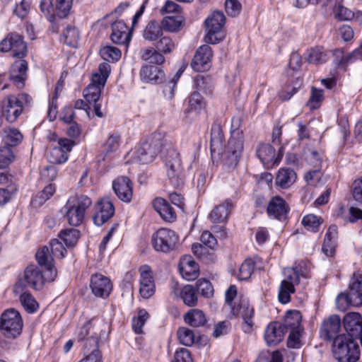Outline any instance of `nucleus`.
Masks as SVG:
<instances>
[{
  "instance_id": "1",
  "label": "nucleus",
  "mask_w": 362,
  "mask_h": 362,
  "mask_svg": "<svg viewBox=\"0 0 362 362\" xmlns=\"http://www.w3.org/2000/svg\"><path fill=\"white\" fill-rule=\"evenodd\" d=\"M166 149L162 151L167 177L170 184L175 188L181 187L185 183V173L180 153L175 148L171 141L165 143Z\"/></svg>"
},
{
  "instance_id": "2",
  "label": "nucleus",
  "mask_w": 362,
  "mask_h": 362,
  "mask_svg": "<svg viewBox=\"0 0 362 362\" xmlns=\"http://www.w3.org/2000/svg\"><path fill=\"white\" fill-rule=\"evenodd\" d=\"M166 141H170L165 136V133L157 130L152 133L135 152L134 159L141 164H148L153 161L158 153L162 154L163 150L166 149Z\"/></svg>"
},
{
  "instance_id": "3",
  "label": "nucleus",
  "mask_w": 362,
  "mask_h": 362,
  "mask_svg": "<svg viewBox=\"0 0 362 362\" xmlns=\"http://www.w3.org/2000/svg\"><path fill=\"white\" fill-rule=\"evenodd\" d=\"M236 296L237 288L235 286L231 285L225 293L226 303L230 308L233 316H241L243 320L242 329L244 332L249 333L254 325V308L246 298H240L238 301L233 302Z\"/></svg>"
},
{
  "instance_id": "4",
  "label": "nucleus",
  "mask_w": 362,
  "mask_h": 362,
  "mask_svg": "<svg viewBox=\"0 0 362 362\" xmlns=\"http://www.w3.org/2000/svg\"><path fill=\"white\" fill-rule=\"evenodd\" d=\"M356 339L346 334L337 335L332 344L334 358L338 362H356L360 357V349Z\"/></svg>"
},
{
  "instance_id": "5",
  "label": "nucleus",
  "mask_w": 362,
  "mask_h": 362,
  "mask_svg": "<svg viewBox=\"0 0 362 362\" xmlns=\"http://www.w3.org/2000/svg\"><path fill=\"white\" fill-rule=\"evenodd\" d=\"M91 204V199L86 195L70 197L63 208L68 223L72 226H80L84 220L86 210Z\"/></svg>"
},
{
  "instance_id": "6",
  "label": "nucleus",
  "mask_w": 362,
  "mask_h": 362,
  "mask_svg": "<svg viewBox=\"0 0 362 362\" xmlns=\"http://www.w3.org/2000/svg\"><path fill=\"white\" fill-rule=\"evenodd\" d=\"M31 101V97L27 93L9 95L3 101L1 115L8 122H14Z\"/></svg>"
},
{
  "instance_id": "7",
  "label": "nucleus",
  "mask_w": 362,
  "mask_h": 362,
  "mask_svg": "<svg viewBox=\"0 0 362 362\" xmlns=\"http://www.w3.org/2000/svg\"><path fill=\"white\" fill-rule=\"evenodd\" d=\"M226 23L224 14L220 11H214L205 20V25L207 33L204 40L206 43L216 44L222 40L223 35L221 30Z\"/></svg>"
},
{
  "instance_id": "8",
  "label": "nucleus",
  "mask_w": 362,
  "mask_h": 362,
  "mask_svg": "<svg viewBox=\"0 0 362 362\" xmlns=\"http://www.w3.org/2000/svg\"><path fill=\"white\" fill-rule=\"evenodd\" d=\"M23 320L19 312L13 308L8 309L1 315V329L6 337L15 338L23 329Z\"/></svg>"
},
{
  "instance_id": "9",
  "label": "nucleus",
  "mask_w": 362,
  "mask_h": 362,
  "mask_svg": "<svg viewBox=\"0 0 362 362\" xmlns=\"http://www.w3.org/2000/svg\"><path fill=\"white\" fill-rule=\"evenodd\" d=\"M178 240L179 237L174 230L162 228L153 234L151 243L155 250L168 252L175 247Z\"/></svg>"
},
{
  "instance_id": "10",
  "label": "nucleus",
  "mask_w": 362,
  "mask_h": 362,
  "mask_svg": "<svg viewBox=\"0 0 362 362\" xmlns=\"http://www.w3.org/2000/svg\"><path fill=\"white\" fill-rule=\"evenodd\" d=\"M243 149V135L239 130L233 131L224 153L225 163L228 167L235 166Z\"/></svg>"
},
{
  "instance_id": "11",
  "label": "nucleus",
  "mask_w": 362,
  "mask_h": 362,
  "mask_svg": "<svg viewBox=\"0 0 362 362\" xmlns=\"http://www.w3.org/2000/svg\"><path fill=\"white\" fill-rule=\"evenodd\" d=\"M0 51L11 52L13 57L23 59L27 54V45L22 35L11 33L0 42Z\"/></svg>"
},
{
  "instance_id": "12",
  "label": "nucleus",
  "mask_w": 362,
  "mask_h": 362,
  "mask_svg": "<svg viewBox=\"0 0 362 362\" xmlns=\"http://www.w3.org/2000/svg\"><path fill=\"white\" fill-rule=\"evenodd\" d=\"M45 281H48L46 271L42 274L40 269L34 264L28 265L24 270L23 277L20 279V283L23 286H29L35 290H40Z\"/></svg>"
},
{
  "instance_id": "13",
  "label": "nucleus",
  "mask_w": 362,
  "mask_h": 362,
  "mask_svg": "<svg viewBox=\"0 0 362 362\" xmlns=\"http://www.w3.org/2000/svg\"><path fill=\"white\" fill-rule=\"evenodd\" d=\"M35 258L38 264L44 267L48 282L54 281L57 276V272L54 265V256L49 248L47 246L40 248L35 254Z\"/></svg>"
},
{
  "instance_id": "14",
  "label": "nucleus",
  "mask_w": 362,
  "mask_h": 362,
  "mask_svg": "<svg viewBox=\"0 0 362 362\" xmlns=\"http://www.w3.org/2000/svg\"><path fill=\"white\" fill-rule=\"evenodd\" d=\"M115 214V207L108 197H103L95 206L93 217L94 223L100 226L107 222Z\"/></svg>"
},
{
  "instance_id": "15",
  "label": "nucleus",
  "mask_w": 362,
  "mask_h": 362,
  "mask_svg": "<svg viewBox=\"0 0 362 362\" xmlns=\"http://www.w3.org/2000/svg\"><path fill=\"white\" fill-rule=\"evenodd\" d=\"M344 327L349 335L360 340L362 346V317L360 313H346L343 318Z\"/></svg>"
},
{
  "instance_id": "16",
  "label": "nucleus",
  "mask_w": 362,
  "mask_h": 362,
  "mask_svg": "<svg viewBox=\"0 0 362 362\" xmlns=\"http://www.w3.org/2000/svg\"><path fill=\"white\" fill-rule=\"evenodd\" d=\"M140 288L139 293L144 298H149L155 292V283L153 272L148 265H143L139 269Z\"/></svg>"
},
{
  "instance_id": "17",
  "label": "nucleus",
  "mask_w": 362,
  "mask_h": 362,
  "mask_svg": "<svg viewBox=\"0 0 362 362\" xmlns=\"http://www.w3.org/2000/svg\"><path fill=\"white\" fill-rule=\"evenodd\" d=\"M92 293L100 298H106L109 296L112 289L111 281L107 276L95 274L92 275L90 284Z\"/></svg>"
},
{
  "instance_id": "18",
  "label": "nucleus",
  "mask_w": 362,
  "mask_h": 362,
  "mask_svg": "<svg viewBox=\"0 0 362 362\" xmlns=\"http://www.w3.org/2000/svg\"><path fill=\"white\" fill-rule=\"evenodd\" d=\"M212 57V49L209 45H204L200 46L192 59L191 64L192 69L198 72L206 70L209 67Z\"/></svg>"
},
{
  "instance_id": "19",
  "label": "nucleus",
  "mask_w": 362,
  "mask_h": 362,
  "mask_svg": "<svg viewBox=\"0 0 362 362\" xmlns=\"http://www.w3.org/2000/svg\"><path fill=\"white\" fill-rule=\"evenodd\" d=\"M28 62L19 59L11 66L9 74L10 81L18 88H23L27 78Z\"/></svg>"
},
{
  "instance_id": "20",
  "label": "nucleus",
  "mask_w": 362,
  "mask_h": 362,
  "mask_svg": "<svg viewBox=\"0 0 362 362\" xmlns=\"http://www.w3.org/2000/svg\"><path fill=\"white\" fill-rule=\"evenodd\" d=\"M112 188L117 197L124 202H130L132 199V182L129 177L120 176L112 183Z\"/></svg>"
},
{
  "instance_id": "21",
  "label": "nucleus",
  "mask_w": 362,
  "mask_h": 362,
  "mask_svg": "<svg viewBox=\"0 0 362 362\" xmlns=\"http://www.w3.org/2000/svg\"><path fill=\"white\" fill-rule=\"evenodd\" d=\"M341 328V319L337 315H332L325 319L320 327V337L324 340L334 339Z\"/></svg>"
},
{
  "instance_id": "22",
  "label": "nucleus",
  "mask_w": 362,
  "mask_h": 362,
  "mask_svg": "<svg viewBox=\"0 0 362 362\" xmlns=\"http://www.w3.org/2000/svg\"><path fill=\"white\" fill-rule=\"evenodd\" d=\"M289 210L288 204L280 196L272 197L267 208L268 216L278 220L285 219Z\"/></svg>"
},
{
  "instance_id": "23",
  "label": "nucleus",
  "mask_w": 362,
  "mask_h": 362,
  "mask_svg": "<svg viewBox=\"0 0 362 362\" xmlns=\"http://www.w3.org/2000/svg\"><path fill=\"white\" fill-rule=\"evenodd\" d=\"M257 157L261 162L265 165H277L283 156V147L279 150V153L275 158V149L269 144H262L257 150Z\"/></svg>"
},
{
  "instance_id": "24",
  "label": "nucleus",
  "mask_w": 362,
  "mask_h": 362,
  "mask_svg": "<svg viewBox=\"0 0 362 362\" xmlns=\"http://www.w3.org/2000/svg\"><path fill=\"white\" fill-rule=\"evenodd\" d=\"M139 74L141 81L145 83L157 84L163 82L165 80L163 70L154 65L142 66Z\"/></svg>"
},
{
  "instance_id": "25",
  "label": "nucleus",
  "mask_w": 362,
  "mask_h": 362,
  "mask_svg": "<svg viewBox=\"0 0 362 362\" xmlns=\"http://www.w3.org/2000/svg\"><path fill=\"white\" fill-rule=\"evenodd\" d=\"M112 41L118 45H127L131 40L130 31L122 21H115L112 24Z\"/></svg>"
},
{
  "instance_id": "26",
  "label": "nucleus",
  "mask_w": 362,
  "mask_h": 362,
  "mask_svg": "<svg viewBox=\"0 0 362 362\" xmlns=\"http://www.w3.org/2000/svg\"><path fill=\"white\" fill-rule=\"evenodd\" d=\"M286 332L281 322H271L265 330L264 339L269 346L276 345L283 340Z\"/></svg>"
},
{
  "instance_id": "27",
  "label": "nucleus",
  "mask_w": 362,
  "mask_h": 362,
  "mask_svg": "<svg viewBox=\"0 0 362 362\" xmlns=\"http://www.w3.org/2000/svg\"><path fill=\"white\" fill-rule=\"evenodd\" d=\"M233 206L231 200L226 199L211 210L209 218L213 223H224L227 221Z\"/></svg>"
},
{
  "instance_id": "28",
  "label": "nucleus",
  "mask_w": 362,
  "mask_h": 362,
  "mask_svg": "<svg viewBox=\"0 0 362 362\" xmlns=\"http://www.w3.org/2000/svg\"><path fill=\"white\" fill-rule=\"evenodd\" d=\"M153 209L160 217L168 222H173L177 218L176 212L170 204L163 198H156L153 202Z\"/></svg>"
},
{
  "instance_id": "29",
  "label": "nucleus",
  "mask_w": 362,
  "mask_h": 362,
  "mask_svg": "<svg viewBox=\"0 0 362 362\" xmlns=\"http://www.w3.org/2000/svg\"><path fill=\"white\" fill-rule=\"evenodd\" d=\"M102 89L93 85H88L83 90V96L86 102L93 105L95 114L98 117H103V114L100 110L101 105L98 103L101 95Z\"/></svg>"
},
{
  "instance_id": "30",
  "label": "nucleus",
  "mask_w": 362,
  "mask_h": 362,
  "mask_svg": "<svg viewBox=\"0 0 362 362\" xmlns=\"http://www.w3.org/2000/svg\"><path fill=\"white\" fill-rule=\"evenodd\" d=\"M180 272L187 281L196 279L199 276V266L191 257H184L180 263Z\"/></svg>"
},
{
  "instance_id": "31",
  "label": "nucleus",
  "mask_w": 362,
  "mask_h": 362,
  "mask_svg": "<svg viewBox=\"0 0 362 362\" xmlns=\"http://www.w3.org/2000/svg\"><path fill=\"white\" fill-rule=\"evenodd\" d=\"M336 304L339 310L344 311L350 307H358L362 305V300L349 291L341 293L336 298Z\"/></svg>"
},
{
  "instance_id": "32",
  "label": "nucleus",
  "mask_w": 362,
  "mask_h": 362,
  "mask_svg": "<svg viewBox=\"0 0 362 362\" xmlns=\"http://www.w3.org/2000/svg\"><path fill=\"white\" fill-rule=\"evenodd\" d=\"M337 237V228L336 226L329 227L322 247L323 253L327 257H332L335 253L336 240Z\"/></svg>"
},
{
  "instance_id": "33",
  "label": "nucleus",
  "mask_w": 362,
  "mask_h": 362,
  "mask_svg": "<svg viewBox=\"0 0 362 362\" xmlns=\"http://www.w3.org/2000/svg\"><path fill=\"white\" fill-rule=\"evenodd\" d=\"M110 65L108 63L103 62L100 64L98 71L92 76L90 85L97 86L103 90L110 74Z\"/></svg>"
},
{
  "instance_id": "34",
  "label": "nucleus",
  "mask_w": 362,
  "mask_h": 362,
  "mask_svg": "<svg viewBox=\"0 0 362 362\" xmlns=\"http://www.w3.org/2000/svg\"><path fill=\"white\" fill-rule=\"evenodd\" d=\"M296 180V173L290 168H280L276 174L275 182L277 186L287 189L292 185Z\"/></svg>"
},
{
  "instance_id": "35",
  "label": "nucleus",
  "mask_w": 362,
  "mask_h": 362,
  "mask_svg": "<svg viewBox=\"0 0 362 362\" xmlns=\"http://www.w3.org/2000/svg\"><path fill=\"white\" fill-rule=\"evenodd\" d=\"M163 35L160 23L155 20L150 21L144 28L142 36L148 42L158 40Z\"/></svg>"
},
{
  "instance_id": "36",
  "label": "nucleus",
  "mask_w": 362,
  "mask_h": 362,
  "mask_svg": "<svg viewBox=\"0 0 362 362\" xmlns=\"http://www.w3.org/2000/svg\"><path fill=\"white\" fill-rule=\"evenodd\" d=\"M301 314L297 310H289L286 313L284 322L281 325L284 326L285 331L300 330L303 329L301 327Z\"/></svg>"
},
{
  "instance_id": "37",
  "label": "nucleus",
  "mask_w": 362,
  "mask_h": 362,
  "mask_svg": "<svg viewBox=\"0 0 362 362\" xmlns=\"http://www.w3.org/2000/svg\"><path fill=\"white\" fill-rule=\"evenodd\" d=\"M183 319L186 324L193 327L204 326L206 322L205 314L199 309L189 310L184 315Z\"/></svg>"
},
{
  "instance_id": "38",
  "label": "nucleus",
  "mask_w": 362,
  "mask_h": 362,
  "mask_svg": "<svg viewBox=\"0 0 362 362\" xmlns=\"http://www.w3.org/2000/svg\"><path fill=\"white\" fill-rule=\"evenodd\" d=\"M4 145L14 147L18 146L23 140V135L16 128H4L1 133Z\"/></svg>"
},
{
  "instance_id": "39",
  "label": "nucleus",
  "mask_w": 362,
  "mask_h": 362,
  "mask_svg": "<svg viewBox=\"0 0 362 362\" xmlns=\"http://www.w3.org/2000/svg\"><path fill=\"white\" fill-rule=\"evenodd\" d=\"M141 58L151 64L161 65L165 61L164 54L156 48L148 47L141 51Z\"/></svg>"
},
{
  "instance_id": "40",
  "label": "nucleus",
  "mask_w": 362,
  "mask_h": 362,
  "mask_svg": "<svg viewBox=\"0 0 362 362\" xmlns=\"http://www.w3.org/2000/svg\"><path fill=\"white\" fill-rule=\"evenodd\" d=\"M223 145V134L221 127L215 124L212 125L211 130V152L222 150Z\"/></svg>"
},
{
  "instance_id": "41",
  "label": "nucleus",
  "mask_w": 362,
  "mask_h": 362,
  "mask_svg": "<svg viewBox=\"0 0 362 362\" xmlns=\"http://www.w3.org/2000/svg\"><path fill=\"white\" fill-rule=\"evenodd\" d=\"M55 192V187L49 184L46 186L42 191L39 192L32 199V205L37 208L42 206L46 201L49 199Z\"/></svg>"
},
{
  "instance_id": "42",
  "label": "nucleus",
  "mask_w": 362,
  "mask_h": 362,
  "mask_svg": "<svg viewBox=\"0 0 362 362\" xmlns=\"http://www.w3.org/2000/svg\"><path fill=\"white\" fill-rule=\"evenodd\" d=\"M91 327H106V322L102 319H92L81 327L78 334V341H85L87 338H90Z\"/></svg>"
},
{
  "instance_id": "43",
  "label": "nucleus",
  "mask_w": 362,
  "mask_h": 362,
  "mask_svg": "<svg viewBox=\"0 0 362 362\" xmlns=\"http://www.w3.org/2000/svg\"><path fill=\"white\" fill-rule=\"evenodd\" d=\"M120 144V136L117 133L110 134L107 139L103 145L102 159L105 160L107 154L116 151Z\"/></svg>"
},
{
  "instance_id": "44",
  "label": "nucleus",
  "mask_w": 362,
  "mask_h": 362,
  "mask_svg": "<svg viewBox=\"0 0 362 362\" xmlns=\"http://www.w3.org/2000/svg\"><path fill=\"white\" fill-rule=\"evenodd\" d=\"M295 286L286 281H281L279 288L278 298L280 303L286 304L291 300V295L295 293Z\"/></svg>"
},
{
  "instance_id": "45",
  "label": "nucleus",
  "mask_w": 362,
  "mask_h": 362,
  "mask_svg": "<svg viewBox=\"0 0 362 362\" xmlns=\"http://www.w3.org/2000/svg\"><path fill=\"white\" fill-rule=\"evenodd\" d=\"M65 44L71 47H76L79 40V32L74 25H67L62 33Z\"/></svg>"
},
{
  "instance_id": "46",
  "label": "nucleus",
  "mask_w": 362,
  "mask_h": 362,
  "mask_svg": "<svg viewBox=\"0 0 362 362\" xmlns=\"http://www.w3.org/2000/svg\"><path fill=\"white\" fill-rule=\"evenodd\" d=\"M180 296L185 305L194 306L197 303V296L195 289L192 285H186L182 287Z\"/></svg>"
},
{
  "instance_id": "47",
  "label": "nucleus",
  "mask_w": 362,
  "mask_h": 362,
  "mask_svg": "<svg viewBox=\"0 0 362 362\" xmlns=\"http://www.w3.org/2000/svg\"><path fill=\"white\" fill-rule=\"evenodd\" d=\"M182 21L179 16H166L160 23L163 30L168 32H177L180 30Z\"/></svg>"
},
{
  "instance_id": "48",
  "label": "nucleus",
  "mask_w": 362,
  "mask_h": 362,
  "mask_svg": "<svg viewBox=\"0 0 362 362\" xmlns=\"http://www.w3.org/2000/svg\"><path fill=\"white\" fill-rule=\"evenodd\" d=\"M156 48L163 54L171 53L175 48V42L170 37L163 35L156 43Z\"/></svg>"
},
{
  "instance_id": "49",
  "label": "nucleus",
  "mask_w": 362,
  "mask_h": 362,
  "mask_svg": "<svg viewBox=\"0 0 362 362\" xmlns=\"http://www.w3.org/2000/svg\"><path fill=\"white\" fill-rule=\"evenodd\" d=\"M323 223V219L321 217L317 216L314 214H308L305 216L302 219L303 226L308 230L312 232H317L319 230L320 226Z\"/></svg>"
},
{
  "instance_id": "50",
  "label": "nucleus",
  "mask_w": 362,
  "mask_h": 362,
  "mask_svg": "<svg viewBox=\"0 0 362 362\" xmlns=\"http://www.w3.org/2000/svg\"><path fill=\"white\" fill-rule=\"evenodd\" d=\"M14 158L12 147L4 144L0 146V169L6 168L14 160Z\"/></svg>"
},
{
  "instance_id": "51",
  "label": "nucleus",
  "mask_w": 362,
  "mask_h": 362,
  "mask_svg": "<svg viewBox=\"0 0 362 362\" xmlns=\"http://www.w3.org/2000/svg\"><path fill=\"white\" fill-rule=\"evenodd\" d=\"M327 59V53L321 47L312 48L308 52V60L310 63L315 64H322L325 63Z\"/></svg>"
},
{
  "instance_id": "52",
  "label": "nucleus",
  "mask_w": 362,
  "mask_h": 362,
  "mask_svg": "<svg viewBox=\"0 0 362 362\" xmlns=\"http://www.w3.org/2000/svg\"><path fill=\"white\" fill-rule=\"evenodd\" d=\"M149 318V314L145 309H140L137 316L132 319V329L136 334L143 333V327Z\"/></svg>"
},
{
  "instance_id": "53",
  "label": "nucleus",
  "mask_w": 362,
  "mask_h": 362,
  "mask_svg": "<svg viewBox=\"0 0 362 362\" xmlns=\"http://www.w3.org/2000/svg\"><path fill=\"white\" fill-rule=\"evenodd\" d=\"M59 237L66 247L74 246L79 238V231L76 229H66L59 233Z\"/></svg>"
},
{
  "instance_id": "54",
  "label": "nucleus",
  "mask_w": 362,
  "mask_h": 362,
  "mask_svg": "<svg viewBox=\"0 0 362 362\" xmlns=\"http://www.w3.org/2000/svg\"><path fill=\"white\" fill-rule=\"evenodd\" d=\"M100 54L101 57L107 62H117L122 55L120 49L112 46H105L100 49Z\"/></svg>"
},
{
  "instance_id": "55",
  "label": "nucleus",
  "mask_w": 362,
  "mask_h": 362,
  "mask_svg": "<svg viewBox=\"0 0 362 362\" xmlns=\"http://www.w3.org/2000/svg\"><path fill=\"white\" fill-rule=\"evenodd\" d=\"M349 288L351 292L362 300V272H356L354 273L350 279Z\"/></svg>"
},
{
  "instance_id": "56",
  "label": "nucleus",
  "mask_w": 362,
  "mask_h": 362,
  "mask_svg": "<svg viewBox=\"0 0 362 362\" xmlns=\"http://www.w3.org/2000/svg\"><path fill=\"white\" fill-rule=\"evenodd\" d=\"M194 85L198 90L211 93L214 87V81L212 78L208 75H199L194 79Z\"/></svg>"
},
{
  "instance_id": "57",
  "label": "nucleus",
  "mask_w": 362,
  "mask_h": 362,
  "mask_svg": "<svg viewBox=\"0 0 362 362\" xmlns=\"http://www.w3.org/2000/svg\"><path fill=\"white\" fill-rule=\"evenodd\" d=\"M205 107L203 97L199 93L195 91L189 98L187 111L199 112Z\"/></svg>"
},
{
  "instance_id": "58",
  "label": "nucleus",
  "mask_w": 362,
  "mask_h": 362,
  "mask_svg": "<svg viewBox=\"0 0 362 362\" xmlns=\"http://www.w3.org/2000/svg\"><path fill=\"white\" fill-rule=\"evenodd\" d=\"M177 334L180 342L185 346H192L194 342V334L187 327L179 328Z\"/></svg>"
},
{
  "instance_id": "59",
  "label": "nucleus",
  "mask_w": 362,
  "mask_h": 362,
  "mask_svg": "<svg viewBox=\"0 0 362 362\" xmlns=\"http://www.w3.org/2000/svg\"><path fill=\"white\" fill-rule=\"evenodd\" d=\"M21 303L23 307L28 313H33L35 312L38 308V304L33 296L29 293H23L20 297Z\"/></svg>"
},
{
  "instance_id": "60",
  "label": "nucleus",
  "mask_w": 362,
  "mask_h": 362,
  "mask_svg": "<svg viewBox=\"0 0 362 362\" xmlns=\"http://www.w3.org/2000/svg\"><path fill=\"white\" fill-rule=\"evenodd\" d=\"M197 292L205 298H211L214 295L211 283L205 279H200L196 282Z\"/></svg>"
},
{
  "instance_id": "61",
  "label": "nucleus",
  "mask_w": 362,
  "mask_h": 362,
  "mask_svg": "<svg viewBox=\"0 0 362 362\" xmlns=\"http://www.w3.org/2000/svg\"><path fill=\"white\" fill-rule=\"evenodd\" d=\"M254 261L252 259H246L240 267L238 279L240 280L248 279L254 271Z\"/></svg>"
},
{
  "instance_id": "62",
  "label": "nucleus",
  "mask_w": 362,
  "mask_h": 362,
  "mask_svg": "<svg viewBox=\"0 0 362 362\" xmlns=\"http://www.w3.org/2000/svg\"><path fill=\"white\" fill-rule=\"evenodd\" d=\"M324 98L323 90L312 87L310 96L308 102V105L310 109H317L320 107Z\"/></svg>"
},
{
  "instance_id": "63",
  "label": "nucleus",
  "mask_w": 362,
  "mask_h": 362,
  "mask_svg": "<svg viewBox=\"0 0 362 362\" xmlns=\"http://www.w3.org/2000/svg\"><path fill=\"white\" fill-rule=\"evenodd\" d=\"M99 338H101V333L94 332V335H91L90 338H87L86 341H83V347L86 353H88L89 351L90 353H93L96 351L97 353L100 354L98 350Z\"/></svg>"
},
{
  "instance_id": "64",
  "label": "nucleus",
  "mask_w": 362,
  "mask_h": 362,
  "mask_svg": "<svg viewBox=\"0 0 362 362\" xmlns=\"http://www.w3.org/2000/svg\"><path fill=\"white\" fill-rule=\"evenodd\" d=\"M68 155L65 154L61 148L53 147L49 154V160L52 163L61 164L68 160Z\"/></svg>"
}]
</instances>
